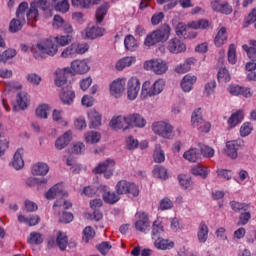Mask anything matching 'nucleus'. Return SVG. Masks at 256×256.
Here are the masks:
<instances>
[{
	"label": "nucleus",
	"instance_id": "f257e3e1",
	"mask_svg": "<svg viewBox=\"0 0 256 256\" xmlns=\"http://www.w3.org/2000/svg\"><path fill=\"white\" fill-rule=\"evenodd\" d=\"M169 37H171V26L164 23L146 36L144 45L145 47H153L157 43H166V41H169Z\"/></svg>",
	"mask_w": 256,
	"mask_h": 256
},
{
	"label": "nucleus",
	"instance_id": "f03ea898",
	"mask_svg": "<svg viewBox=\"0 0 256 256\" xmlns=\"http://www.w3.org/2000/svg\"><path fill=\"white\" fill-rule=\"evenodd\" d=\"M67 195V192L63 191V185L55 184L45 194L46 199H60L56 200L54 207H63V209H71L73 204L63 199Z\"/></svg>",
	"mask_w": 256,
	"mask_h": 256
},
{
	"label": "nucleus",
	"instance_id": "7ed1b4c3",
	"mask_svg": "<svg viewBox=\"0 0 256 256\" xmlns=\"http://www.w3.org/2000/svg\"><path fill=\"white\" fill-rule=\"evenodd\" d=\"M165 88V81L163 79L156 80L153 84L149 81H145L142 85L141 97L147 99V97H155L163 92Z\"/></svg>",
	"mask_w": 256,
	"mask_h": 256
},
{
	"label": "nucleus",
	"instance_id": "20e7f679",
	"mask_svg": "<svg viewBox=\"0 0 256 256\" xmlns=\"http://www.w3.org/2000/svg\"><path fill=\"white\" fill-rule=\"evenodd\" d=\"M118 195H128L129 197H139V186L127 180H120L115 186Z\"/></svg>",
	"mask_w": 256,
	"mask_h": 256
},
{
	"label": "nucleus",
	"instance_id": "39448f33",
	"mask_svg": "<svg viewBox=\"0 0 256 256\" xmlns=\"http://www.w3.org/2000/svg\"><path fill=\"white\" fill-rule=\"evenodd\" d=\"M191 123L192 127L197 129L200 133H209V131H211V123L203 119L201 108H197L193 111L191 116Z\"/></svg>",
	"mask_w": 256,
	"mask_h": 256
},
{
	"label": "nucleus",
	"instance_id": "423d86ee",
	"mask_svg": "<svg viewBox=\"0 0 256 256\" xmlns=\"http://www.w3.org/2000/svg\"><path fill=\"white\" fill-rule=\"evenodd\" d=\"M144 69H146V71H153L155 75H165V72L169 71V65L167 61L157 58L146 61L144 63Z\"/></svg>",
	"mask_w": 256,
	"mask_h": 256
},
{
	"label": "nucleus",
	"instance_id": "0eeeda50",
	"mask_svg": "<svg viewBox=\"0 0 256 256\" xmlns=\"http://www.w3.org/2000/svg\"><path fill=\"white\" fill-rule=\"evenodd\" d=\"M36 48L41 55H48L49 57H55L59 48L52 38H46L36 45Z\"/></svg>",
	"mask_w": 256,
	"mask_h": 256
},
{
	"label": "nucleus",
	"instance_id": "6e6552de",
	"mask_svg": "<svg viewBox=\"0 0 256 256\" xmlns=\"http://www.w3.org/2000/svg\"><path fill=\"white\" fill-rule=\"evenodd\" d=\"M152 131L163 139H169L173 135V126L165 121H158L152 124Z\"/></svg>",
	"mask_w": 256,
	"mask_h": 256
},
{
	"label": "nucleus",
	"instance_id": "1a4fd4ad",
	"mask_svg": "<svg viewBox=\"0 0 256 256\" xmlns=\"http://www.w3.org/2000/svg\"><path fill=\"white\" fill-rule=\"evenodd\" d=\"M115 167V160L106 159L104 162L99 163L93 170L96 175H101L104 173L106 179H111L113 177V171Z\"/></svg>",
	"mask_w": 256,
	"mask_h": 256
},
{
	"label": "nucleus",
	"instance_id": "9d476101",
	"mask_svg": "<svg viewBox=\"0 0 256 256\" xmlns=\"http://www.w3.org/2000/svg\"><path fill=\"white\" fill-rule=\"evenodd\" d=\"M135 229L140 233H149L151 229V222L149 221V215L143 211L136 213Z\"/></svg>",
	"mask_w": 256,
	"mask_h": 256
},
{
	"label": "nucleus",
	"instance_id": "9b49d317",
	"mask_svg": "<svg viewBox=\"0 0 256 256\" xmlns=\"http://www.w3.org/2000/svg\"><path fill=\"white\" fill-rule=\"evenodd\" d=\"M245 146V141L243 139H237V140H231L226 142V148L225 153L227 157H230V159H237L238 157V151L241 149V147Z\"/></svg>",
	"mask_w": 256,
	"mask_h": 256
},
{
	"label": "nucleus",
	"instance_id": "f8f14e48",
	"mask_svg": "<svg viewBox=\"0 0 256 256\" xmlns=\"http://www.w3.org/2000/svg\"><path fill=\"white\" fill-rule=\"evenodd\" d=\"M141 90V82H139V78L132 77L128 80L127 83V95L130 101H135L137 96L139 95V91Z\"/></svg>",
	"mask_w": 256,
	"mask_h": 256
},
{
	"label": "nucleus",
	"instance_id": "ddd939ff",
	"mask_svg": "<svg viewBox=\"0 0 256 256\" xmlns=\"http://www.w3.org/2000/svg\"><path fill=\"white\" fill-rule=\"evenodd\" d=\"M167 50L169 53L179 55V53H184V51H187V46L185 43H183V41H181V39L174 37L168 41Z\"/></svg>",
	"mask_w": 256,
	"mask_h": 256
},
{
	"label": "nucleus",
	"instance_id": "4468645a",
	"mask_svg": "<svg viewBox=\"0 0 256 256\" xmlns=\"http://www.w3.org/2000/svg\"><path fill=\"white\" fill-rule=\"evenodd\" d=\"M98 191H102V199L104 203H108V205H115V203L121 200L119 193L109 191L107 186H100Z\"/></svg>",
	"mask_w": 256,
	"mask_h": 256
},
{
	"label": "nucleus",
	"instance_id": "2eb2a0df",
	"mask_svg": "<svg viewBox=\"0 0 256 256\" xmlns=\"http://www.w3.org/2000/svg\"><path fill=\"white\" fill-rule=\"evenodd\" d=\"M189 24H185L183 22H179L175 26V33L179 39H195L197 37V32H188Z\"/></svg>",
	"mask_w": 256,
	"mask_h": 256
},
{
	"label": "nucleus",
	"instance_id": "dca6fc26",
	"mask_svg": "<svg viewBox=\"0 0 256 256\" xmlns=\"http://www.w3.org/2000/svg\"><path fill=\"white\" fill-rule=\"evenodd\" d=\"M130 116H117L111 119L110 121V127L117 130L122 129L123 131H126V129H129L130 126Z\"/></svg>",
	"mask_w": 256,
	"mask_h": 256
},
{
	"label": "nucleus",
	"instance_id": "f3484780",
	"mask_svg": "<svg viewBox=\"0 0 256 256\" xmlns=\"http://www.w3.org/2000/svg\"><path fill=\"white\" fill-rule=\"evenodd\" d=\"M56 78L54 80L56 87H63L67 85V77L71 75V69L64 68V69H57L55 72Z\"/></svg>",
	"mask_w": 256,
	"mask_h": 256
},
{
	"label": "nucleus",
	"instance_id": "a211bd4d",
	"mask_svg": "<svg viewBox=\"0 0 256 256\" xmlns=\"http://www.w3.org/2000/svg\"><path fill=\"white\" fill-rule=\"evenodd\" d=\"M125 91V79L114 80L110 84V93L114 97H121V94Z\"/></svg>",
	"mask_w": 256,
	"mask_h": 256
},
{
	"label": "nucleus",
	"instance_id": "6ab92c4d",
	"mask_svg": "<svg viewBox=\"0 0 256 256\" xmlns=\"http://www.w3.org/2000/svg\"><path fill=\"white\" fill-rule=\"evenodd\" d=\"M163 235H165V227L163 226V222L157 219L152 224L151 237L155 241L156 239H161Z\"/></svg>",
	"mask_w": 256,
	"mask_h": 256
},
{
	"label": "nucleus",
	"instance_id": "aec40b11",
	"mask_svg": "<svg viewBox=\"0 0 256 256\" xmlns=\"http://www.w3.org/2000/svg\"><path fill=\"white\" fill-rule=\"evenodd\" d=\"M71 69L74 73L84 75V73H87L89 71L90 67L89 63H87V60H74L71 63Z\"/></svg>",
	"mask_w": 256,
	"mask_h": 256
},
{
	"label": "nucleus",
	"instance_id": "412c9836",
	"mask_svg": "<svg viewBox=\"0 0 256 256\" xmlns=\"http://www.w3.org/2000/svg\"><path fill=\"white\" fill-rule=\"evenodd\" d=\"M197 83V76L187 74L183 77L181 81V88L184 91V93H189L191 89H193V85Z\"/></svg>",
	"mask_w": 256,
	"mask_h": 256
},
{
	"label": "nucleus",
	"instance_id": "4be33fe9",
	"mask_svg": "<svg viewBox=\"0 0 256 256\" xmlns=\"http://www.w3.org/2000/svg\"><path fill=\"white\" fill-rule=\"evenodd\" d=\"M72 135L73 133L71 131H67L61 137L57 138L55 142L56 149L59 151L65 149V147L71 143Z\"/></svg>",
	"mask_w": 256,
	"mask_h": 256
},
{
	"label": "nucleus",
	"instance_id": "5701e85b",
	"mask_svg": "<svg viewBox=\"0 0 256 256\" xmlns=\"http://www.w3.org/2000/svg\"><path fill=\"white\" fill-rule=\"evenodd\" d=\"M154 246L160 251H167L175 247V242L169 239H163V237L154 240Z\"/></svg>",
	"mask_w": 256,
	"mask_h": 256
},
{
	"label": "nucleus",
	"instance_id": "b1692460",
	"mask_svg": "<svg viewBox=\"0 0 256 256\" xmlns=\"http://www.w3.org/2000/svg\"><path fill=\"white\" fill-rule=\"evenodd\" d=\"M60 99L64 105H73V101H75V91L69 88H63Z\"/></svg>",
	"mask_w": 256,
	"mask_h": 256
},
{
	"label": "nucleus",
	"instance_id": "393cba45",
	"mask_svg": "<svg viewBox=\"0 0 256 256\" xmlns=\"http://www.w3.org/2000/svg\"><path fill=\"white\" fill-rule=\"evenodd\" d=\"M197 237L199 243H207V239H209V226H207L205 222L200 223L197 231Z\"/></svg>",
	"mask_w": 256,
	"mask_h": 256
},
{
	"label": "nucleus",
	"instance_id": "a878e982",
	"mask_svg": "<svg viewBox=\"0 0 256 256\" xmlns=\"http://www.w3.org/2000/svg\"><path fill=\"white\" fill-rule=\"evenodd\" d=\"M12 166L16 171H19V169H23L25 167V161L23 160V149L19 148L13 157Z\"/></svg>",
	"mask_w": 256,
	"mask_h": 256
},
{
	"label": "nucleus",
	"instance_id": "bb28decb",
	"mask_svg": "<svg viewBox=\"0 0 256 256\" xmlns=\"http://www.w3.org/2000/svg\"><path fill=\"white\" fill-rule=\"evenodd\" d=\"M47 173H49V165H47V163L38 162L32 167V175L43 177L47 175Z\"/></svg>",
	"mask_w": 256,
	"mask_h": 256
},
{
	"label": "nucleus",
	"instance_id": "cd10ccee",
	"mask_svg": "<svg viewBox=\"0 0 256 256\" xmlns=\"http://www.w3.org/2000/svg\"><path fill=\"white\" fill-rule=\"evenodd\" d=\"M130 120V127H140L143 128L145 127V125H147V120H145V118H143V116H141L140 114H130L129 115Z\"/></svg>",
	"mask_w": 256,
	"mask_h": 256
},
{
	"label": "nucleus",
	"instance_id": "c85d7f7f",
	"mask_svg": "<svg viewBox=\"0 0 256 256\" xmlns=\"http://www.w3.org/2000/svg\"><path fill=\"white\" fill-rule=\"evenodd\" d=\"M124 47L126 51H137V49H139V44L137 43V39H135V36L128 34L124 38Z\"/></svg>",
	"mask_w": 256,
	"mask_h": 256
},
{
	"label": "nucleus",
	"instance_id": "c756f323",
	"mask_svg": "<svg viewBox=\"0 0 256 256\" xmlns=\"http://www.w3.org/2000/svg\"><path fill=\"white\" fill-rule=\"evenodd\" d=\"M88 117L90 119V129H97V127H101V114L96 110H91L88 113Z\"/></svg>",
	"mask_w": 256,
	"mask_h": 256
},
{
	"label": "nucleus",
	"instance_id": "7c9ffc66",
	"mask_svg": "<svg viewBox=\"0 0 256 256\" xmlns=\"http://www.w3.org/2000/svg\"><path fill=\"white\" fill-rule=\"evenodd\" d=\"M137 61L135 56L124 57L116 63L117 71H123L125 67H131L133 63Z\"/></svg>",
	"mask_w": 256,
	"mask_h": 256
},
{
	"label": "nucleus",
	"instance_id": "2f4dec72",
	"mask_svg": "<svg viewBox=\"0 0 256 256\" xmlns=\"http://www.w3.org/2000/svg\"><path fill=\"white\" fill-rule=\"evenodd\" d=\"M244 115L243 110H238L235 113H233L229 119H228V125L233 129V127H237L241 121H243Z\"/></svg>",
	"mask_w": 256,
	"mask_h": 256
},
{
	"label": "nucleus",
	"instance_id": "473e14b6",
	"mask_svg": "<svg viewBox=\"0 0 256 256\" xmlns=\"http://www.w3.org/2000/svg\"><path fill=\"white\" fill-rule=\"evenodd\" d=\"M28 23H33L39 19V9L36 3H31L28 12L26 13Z\"/></svg>",
	"mask_w": 256,
	"mask_h": 256
},
{
	"label": "nucleus",
	"instance_id": "72a5a7b5",
	"mask_svg": "<svg viewBox=\"0 0 256 256\" xmlns=\"http://www.w3.org/2000/svg\"><path fill=\"white\" fill-rule=\"evenodd\" d=\"M56 245L59 247L60 251H65L67 249V245H69V238L66 233L61 231L58 232Z\"/></svg>",
	"mask_w": 256,
	"mask_h": 256
},
{
	"label": "nucleus",
	"instance_id": "f704fd0d",
	"mask_svg": "<svg viewBox=\"0 0 256 256\" xmlns=\"http://www.w3.org/2000/svg\"><path fill=\"white\" fill-rule=\"evenodd\" d=\"M105 35V29L101 27H91L86 30V37L88 39H97V37H103Z\"/></svg>",
	"mask_w": 256,
	"mask_h": 256
},
{
	"label": "nucleus",
	"instance_id": "c9c22d12",
	"mask_svg": "<svg viewBox=\"0 0 256 256\" xmlns=\"http://www.w3.org/2000/svg\"><path fill=\"white\" fill-rule=\"evenodd\" d=\"M183 157L190 163H197V161H199L200 154L197 148H190L184 152Z\"/></svg>",
	"mask_w": 256,
	"mask_h": 256
},
{
	"label": "nucleus",
	"instance_id": "e433bc0d",
	"mask_svg": "<svg viewBox=\"0 0 256 256\" xmlns=\"http://www.w3.org/2000/svg\"><path fill=\"white\" fill-rule=\"evenodd\" d=\"M242 48L246 51L249 59L255 61L256 59V40H250L249 45L244 44Z\"/></svg>",
	"mask_w": 256,
	"mask_h": 256
},
{
	"label": "nucleus",
	"instance_id": "4c0bfd02",
	"mask_svg": "<svg viewBox=\"0 0 256 256\" xmlns=\"http://www.w3.org/2000/svg\"><path fill=\"white\" fill-rule=\"evenodd\" d=\"M73 7H82V9H88L91 5H99V0H71Z\"/></svg>",
	"mask_w": 256,
	"mask_h": 256
},
{
	"label": "nucleus",
	"instance_id": "58836bf2",
	"mask_svg": "<svg viewBox=\"0 0 256 256\" xmlns=\"http://www.w3.org/2000/svg\"><path fill=\"white\" fill-rule=\"evenodd\" d=\"M225 41H227V28L221 27L214 39V43L216 47H221V45L225 44Z\"/></svg>",
	"mask_w": 256,
	"mask_h": 256
},
{
	"label": "nucleus",
	"instance_id": "ea45409f",
	"mask_svg": "<svg viewBox=\"0 0 256 256\" xmlns=\"http://www.w3.org/2000/svg\"><path fill=\"white\" fill-rule=\"evenodd\" d=\"M16 103L20 109H27L29 106V95L26 92H20L17 94Z\"/></svg>",
	"mask_w": 256,
	"mask_h": 256
},
{
	"label": "nucleus",
	"instance_id": "a19ab883",
	"mask_svg": "<svg viewBox=\"0 0 256 256\" xmlns=\"http://www.w3.org/2000/svg\"><path fill=\"white\" fill-rule=\"evenodd\" d=\"M229 205L234 213H241V211H249V204L232 200Z\"/></svg>",
	"mask_w": 256,
	"mask_h": 256
},
{
	"label": "nucleus",
	"instance_id": "79ce46f5",
	"mask_svg": "<svg viewBox=\"0 0 256 256\" xmlns=\"http://www.w3.org/2000/svg\"><path fill=\"white\" fill-rule=\"evenodd\" d=\"M107 11H109V4L105 3L101 5L97 10H96V22L102 23V21L105 19V15H107Z\"/></svg>",
	"mask_w": 256,
	"mask_h": 256
},
{
	"label": "nucleus",
	"instance_id": "37998d69",
	"mask_svg": "<svg viewBox=\"0 0 256 256\" xmlns=\"http://www.w3.org/2000/svg\"><path fill=\"white\" fill-rule=\"evenodd\" d=\"M188 27L190 29H207V27H209V20L200 19L197 21H191L188 23Z\"/></svg>",
	"mask_w": 256,
	"mask_h": 256
},
{
	"label": "nucleus",
	"instance_id": "c03bdc74",
	"mask_svg": "<svg viewBox=\"0 0 256 256\" xmlns=\"http://www.w3.org/2000/svg\"><path fill=\"white\" fill-rule=\"evenodd\" d=\"M192 175L201 177L202 179H207L209 175V168L204 166H195L191 170Z\"/></svg>",
	"mask_w": 256,
	"mask_h": 256
},
{
	"label": "nucleus",
	"instance_id": "a18cd8bd",
	"mask_svg": "<svg viewBox=\"0 0 256 256\" xmlns=\"http://www.w3.org/2000/svg\"><path fill=\"white\" fill-rule=\"evenodd\" d=\"M153 158L155 163L165 162V152L161 149V144H156Z\"/></svg>",
	"mask_w": 256,
	"mask_h": 256
},
{
	"label": "nucleus",
	"instance_id": "49530a36",
	"mask_svg": "<svg viewBox=\"0 0 256 256\" xmlns=\"http://www.w3.org/2000/svg\"><path fill=\"white\" fill-rule=\"evenodd\" d=\"M219 83H229L231 81V74L226 68H220L217 74Z\"/></svg>",
	"mask_w": 256,
	"mask_h": 256
},
{
	"label": "nucleus",
	"instance_id": "de8ad7c7",
	"mask_svg": "<svg viewBox=\"0 0 256 256\" xmlns=\"http://www.w3.org/2000/svg\"><path fill=\"white\" fill-rule=\"evenodd\" d=\"M228 63L231 65H235L237 63V48L235 47V44H230L228 48Z\"/></svg>",
	"mask_w": 256,
	"mask_h": 256
},
{
	"label": "nucleus",
	"instance_id": "09e8293b",
	"mask_svg": "<svg viewBox=\"0 0 256 256\" xmlns=\"http://www.w3.org/2000/svg\"><path fill=\"white\" fill-rule=\"evenodd\" d=\"M178 181L182 189H189V190L193 189V187L191 186V177H189L188 175H185V174L178 175Z\"/></svg>",
	"mask_w": 256,
	"mask_h": 256
},
{
	"label": "nucleus",
	"instance_id": "8fccbe9b",
	"mask_svg": "<svg viewBox=\"0 0 256 256\" xmlns=\"http://www.w3.org/2000/svg\"><path fill=\"white\" fill-rule=\"evenodd\" d=\"M23 23H25V19L21 20V18H17V19L14 18L10 22V26H9L10 32L17 33V31H20V29L23 28Z\"/></svg>",
	"mask_w": 256,
	"mask_h": 256
},
{
	"label": "nucleus",
	"instance_id": "3c124183",
	"mask_svg": "<svg viewBox=\"0 0 256 256\" xmlns=\"http://www.w3.org/2000/svg\"><path fill=\"white\" fill-rule=\"evenodd\" d=\"M55 41L60 47H65L73 41V35H59L55 37Z\"/></svg>",
	"mask_w": 256,
	"mask_h": 256
},
{
	"label": "nucleus",
	"instance_id": "603ef678",
	"mask_svg": "<svg viewBox=\"0 0 256 256\" xmlns=\"http://www.w3.org/2000/svg\"><path fill=\"white\" fill-rule=\"evenodd\" d=\"M28 242L30 245H41V243H43V234L39 232H31Z\"/></svg>",
	"mask_w": 256,
	"mask_h": 256
},
{
	"label": "nucleus",
	"instance_id": "864d4df0",
	"mask_svg": "<svg viewBox=\"0 0 256 256\" xmlns=\"http://www.w3.org/2000/svg\"><path fill=\"white\" fill-rule=\"evenodd\" d=\"M199 148H200L201 155H203V157H206L208 159H211V157H214L215 150L212 147L207 146L205 144H199Z\"/></svg>",
	"mask_w": 256,
	"mask_h": 256
},
{
	"label": "nucleus",
	"instance_id": "5fc2aeb1",
	"mask_svg": "<svg viewBox=\"0 0 256 256\" xmlns=\"http://www.w3.org/2000/svg\"><path fill=\"white\" fill-rule=\"evenodd\" d=\"M27 9H29V3L21 2L16 10L17 19L25 21V11H27Z\"/></svg>",
	"mask_w": 256,
	"mask_h": 256
},
{
	"label": "nucleus",
	"instance_id": "6e6d98bb",
	"mask_svg": "<svg viewBox=\"0 0 256 256\" xmlns=\"http://www.w3.org/2000/svg\"><path fill=\"white\" fill-rule=\"evenodd\" d=\"M86 143H99L101 141V134L95 131H90L85 135Z\"/></svg>",
	"mask_w": 256,
	"mask_h": 256
},
{
	"label": "nucleus",
	"instance_id": "4d7b16f0",
	"mask_svg": "<svg viewBox=\"0 0 256 256\" xmlns=\"http://www.w3.org/2000/svg\"><path fill=\"white\" fill-rule=\"evenodd\" d=\"M36 4L37 9H41L46 13V15H51V8L49 7V0H38L37 2H32Z\"/></svg>",
	"mask_w": 256,
	"mask_h": 256
},
{
	"label": "nucleus",
	"instance_id": "13d9d810",
	"mask_svg": "<svg viewBox=\"0 0 256 256\" xmlns=\"http://www.w3.org/2000/svg\"><path fill=\"white\" fill-rule=\"evenodd\" d=\"M77 54L75 52V44H72L70 46H68L67 48H65L62 53H61V57L63 59H73V57H75Z\"/></svg>",
	"mask_w": 256,
	"mask_h": 256
},
{
	"label": "nucleus",
	"instance_id": "bf43d9fd",
	"mask_svg": "<svg viewBox=\"0 0 256 256\" xmlns=\"http://www.w3.org/2000/svg\"><path fill=\"white\" fill-rule=\"evenodd\" d=\"M153 173L159 179H164V180L169 179V175L167 174V169L163 166H155Z\"/></svg>",
	"mask_w": 256,
	"mask_h": 256
},
{
	"label": "nucleus",
	"instance_id": "052dcab7",
	"mask_svg": "<svg viewBox=\"0 0 256 256\" xmlns=\"http://www.w3.org/2000/svg\"><path fill=\"white\" fill-rule=\"evenodd\" d=\"M253 131V125L250 122H245L240 127V135L241 137H249L251 132Z\"/></svg>",
	"mask_w": 256,
	"mask_h": 256
},
{
	"label": "nucleus",
	"instance_id": "680f3d73",
	"mask_svg": "<svg viewBox=\"0 0 256 256\" xmlns=\"http://www.w3.org/2000/svg\"><path fill=\"white\" fill-rule=\"evenodd\" d=\"M93 237H95V231L93 230V228L91 226H87L83 230V241H85V243H88V241H91V239H93Z\"/></svg>",
	"mask_w": 256,
	"mask_h": 256
},
{
	"label": "nucleus",
	"instance_id": "e2e57ef3",
	"mask_svg": "<svg viewBox=\"0 0 256 256\" xmlns=\"http://www.w3.org/2000/svg\"><path fill=\"white\" fill-rule=\"evenodd\" d=\"M48 111H49V105L42 104L36 109V115L37 117H40V119H47Z\"/></svg>",
	"mask_w": 256,
	"mask_h": 256
},
{
	"label": "nucleus",
	"instance_id": "0e129e2a",
	"mask_svg": "<svg viewBox=\"0 0 256 256\" xmlns=\"http://www.w3.org/2000/svg\"><path fill=\"white\" fill-rule=\"evenodd\" d=\"M253 23H256V8H254L247 16L243 23V27L247 28L249 25H253Z\"/></svg>",
	"mask_w": 256,
	"mask_h": 256
},
{
	"label": "nucleus",
	"instance_id": "69168bd1",
	"mask_svg": "<svg viewBox=\"0 0 256 256\" xmlns=\"http://www.w3.org/2000/svg\"><path fill=\"white\" fill-rule=\"evenodd\" d=\"M15 55H17V50L9 48L0 55V57H2L0 61H9V59H13Z\"/></svg>",
	"mask_w": 256,
	"mask_h": 256
},
{
	"label": "nucleus",
	"instance_id": "338daca9",
	"mask_svg": "<svg viewBox=\"0 0 256 256\" xmlns=\"http://www.w3.org/2000/svg\"><path fill=\"white\" fill-rule=\"evenodd\" d=\"M56 11H59L60 13H67L69 11V1L68 0H62L58 2L55 5Z\"/></svg>",
	"mask_w": 256,
	"mask_h": 256
},
{
	"label": "nucleus",
	"instance_id": "774afa93",
	"mask_svg": "<svg viewBox=\"0 0 256 256\" xmlns=\"http://www.w3.org/2000/svg\"><path fill=\"white\" fill-rule=\"evenodd\" d=\"M65 23L66 21L63 19V17L55 15L53 18L52 27L53 29H62Z\"/></svg>",
	"mask_w": 256,
	"mask_h": 256
}]
</instances>
